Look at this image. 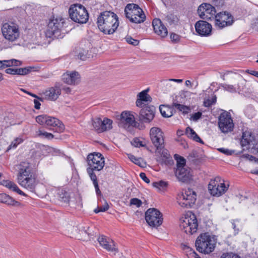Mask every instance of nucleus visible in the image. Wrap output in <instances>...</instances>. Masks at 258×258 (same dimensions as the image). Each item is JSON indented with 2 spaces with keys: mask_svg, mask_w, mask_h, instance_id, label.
Instances as JSON below:
<instances>
[{
  "mask_svg": "<svg viewBox=\"0 0 258 258\" xmlns=\"http://www.w3.org/2000/svg\"><path fill=\"white\" fill-rule=\"evenodd\" d=\"M175 158L177 162V168H184L186 163L185 159L183 157L176 154L175 155Z\"/></svg>",
  "mask_w": 258,
  "mask_h": 258,
  "instance_id": "nucleus-41",
  "label": "nucleus"
},
{
  "mask_svg": "<svg viewBox=\"0 0 258 258\" xmlns=\"http://www.w3.org/2000/svg\"><path fill=\"white\" fill-rule=\"evenodd\" d=\"M33 174L31 172V169H18V173L17 175V181L20 180H22V179L29 176L30 175H32Z\"/></svg>",
  "mask_w": 258,
  "mask_h": 258,
  "instance_id": "nucleus-38",
  "label": "nucleus"
},
{
  "mask_svg": "<svg viewBox=\"0 0 258 258\" xmlns=\"http://www.w3.org/2000/svg\"><path fill=\"white\" fill-rule=\"evenodd\" d=\"M55 194V196L62 203L67 204L69 203L70 199L69 194L63 188L56 189Z\"/></svg>",
  "mask_w": 258,
  "mask_h": 258,
  "instance_id": "nucleus-28",
  "label": "nucleus"
},
{
  "mask_svg": "<svg viewBox=\"0 0 258 258\" xmlns=\"http://www.w3.org/2000/svg\"><path fill=\"white\" fill-rule=\"evenodd\" d=\"M145 220L152 227H158L163 222L162 215L157 209L150 208L145 213Z\"/></svg>",
  "mask_w": 258,
  "mask_h": 258,
  "instance_id": "nucleus-8",
  "label": "nucleus"
},
{
  "mask_svg": "<svg viewBox=\"0 0 258 258\" xmlns=\"http://www.w3.org/2000/svg\"><path fill=\"white\" fill-rule=\"evenodd\" d=\"M108 208L109 205L108 203L106 202H105V204L103 206H101L100 207H97V208L95 209L94 210V212L96 213H98L100 212H105L107 211L108 209Z\"/></svg>",
  "mask_w": 258,
  "mask_h": 258,
  "instance_id": "nucleus-49",
  "label": "nucleus"
},
{
  "mask_svg": "<svg viewBox=\"0 0 258 258\" xmlns=\"http://www.w3.org/2000/svg\"><path fill=\"white\" fill-rule=\"evenodd\" d=\"M34 104H35V106H34L35 108L36 109H40L41 103L39 102V101L37 100V99H34Z\"/></svg>",
  "mask_w": 258,
  "mask_h": 258,
  "instance_id": "nucleus-64",
  "label": "nucleus"
},
{
  "mask_svg": "<svg viewBox=\"0 0 258 258\" xmlns=\"http://www.w3.org/2000/svg\"><path fill=\"white\" fill-rule=\"evenodd\" d=\"M78 234L79 238L83 240H88L94 236V234L90 232L89 227H85L83 226L79 227Z\"/></svg>",
  "mask_w": 258,
  "mask_h": 258,
  "instance_id": "nucleus-31",
  "label": "nucleus"
},
{
  "mask_svg": "<svg viewBox=\"0 0 258 258\" xmlns=\"http://www.w3.org/2000/svg\"><path fill=\"white\" fill-rule=\"evenodd\" d=\"M21 64V61L15 59L0 60V70L12 66H20Z\"/></svg>",
  "mask_w": 258,
  "mask_h": 258,
  "instance_id": "nucleus-33",
  "label": "nucleus"
},
{
  "mask_svg": "<svg viewBox=\"0 0 258 258\" xmlns=\"http://www.w3.org/2000/svg\"><path fill=\"white\" fill-rule=\"evenodd\" d=\"M124 13L126 18L131 22L141 23L146 20V16L142 9L135 4H128L124 9Z\"/></svg>",
  "mask_w": 258,
  "mask_h": 258,
  "instance_id": "nucleus-3",
  "label": "nucleus"
},
{
  "mask_svg": "<svg viewBox=\"0 0 258 258\" xmlns=\"http://www.w3.org/2000/svg\"><path fill=\"white\" fill-rule=\"evenodd\" d=\"M112 121L105 118L102 120L100 118H96L93 120V126L98 133H102L112 128Z\"/></svg>",
  "mask_w": 258,
  "mask_h": 258,
  "instance_id": "nucleus-18",
  "label": "nucleus"
},
{
  "mask_svg": "<svg viewBox=\"0 0 258 258\" xmlns=\"http://www.w3.org/2000/svg\"><path fill=\"white\" fill-rule=\"evenodd\" d=\"M185 249L187 250V255L188 258H201L195 251L189 246H185Z\"/></svg>",
  "mask_w": 258,
  "mask_h": 258,
  "instance_id": "nucleus-43",
  "label": "nucleus"
},
{
  "mask_svg": "<svg viewBox=\"0 0 258 258\" xmlns=\"http://www.w3.org/2000/svg\"><path fill=\"white\" fill-rule=\"evenodd\" d=\"M231 82L234 85L221 84L220 87L222 88L225 91L231 93H235L243 90L246 81L241 76L234 74L231 76Z\"/></svg>",
  "mask_w": 258,
  "mask_h": 258,
  "instance_id": "nucleus-5",
  "label": "nucleus"
},
{
  "mask_svg": "<svg viewBox=\"0 0 258 258\" xmlns=\"http://www.w3.org/2000/svg\"><path fill=\"white\" fill-rule=\"evenodd\" d=\"M253 140V137L251 136V133L248 131L243 133L242 138L240 141L241 145L242 147H246Z\"/></svg>",
  "mask_w": 258,
  "mask_h": 258,
  "instance_id": "nucleus-34",
  "label": "nucleus"
},
{
  "mask_svg": "<svg viewBox=\"0 0 258 258\" xmlns=\"http://www.w3.org/2000/svg\"><path fill=\"white\" fill-rule=\"evenodd\" d=\"M152 25L156 34L163 38L167 35V29L160 19H154L152 22Z\"/></svg>",
  "mask_w": 258,
  "mask_h": 258,
  "instance_id": "nucleus-26",
  "label": "nucleus"
},
{
  "mask_svg": "<svg viewBox=\"0 0 258 258\" xmlns=\"http://www.w3.org/2000/svg\"><path fill=\"white\" fill-rule=\"evenodd\" d=\"M215 244L214 237H211L208 233L201 234L197 238L195 243L197 250L205 253L212 252L215 248Z\"/></svg>",
  "mask_w": 258,
  "mask_h": 258,
  "instance_id": "nucleus-2",
  "label": "nucleus"
},
{
  "mask_svg": "<svg viewBox=\"0 0 258 258\" xmlns=\"http://www.w3.org/2000/svg\"><path fill=\"white\" fill-rule=\"evenodd\" d=\"M18 182L21 186L24 187L29 191L32 192L35 191L37 182L34 175L32 174L25 177L22 180L18 181Z\"/></svg>",
  "mask_w": 258,
  "mask_h": 258,
  "instance_id": "nucleus-24",
  "label": "nucleus"
},
{
  "mask_svg": "<svg viewBox=\"0 0 258 258\" xmlns=\"http://www.w3.org/2000/svg\"><path fill=\"white\" fill-rule=\"evenodd\" d=\"M195 26L196 32L201 36H208L211 33L212 25L206 21H198Z\"/></svg>",
  "mask_w": 258,
  "mask_h": 258,
  "instance_id": "nucleus-20",
  "label": "nucleus"
},
{
  "mask_svg": "<svg viewBox=\"0 0 258 258\" xmlns=\"http://www.w3.org/2000/svg\"><path fill=\"white\" fill-rule=\"evenodd\" d=\"M0 202L8 206H20L21 204L6 194H0Z\"/></svg>",
  "mask_w": 258,
  "mask_h": 258,
  "instance_id": "nucleus-27",
  "label": "nucleus"
},
{
  "mask_svg": "<svg viewBox=\"0 0 258 258\" xmlns=\"http://www.w3.org/2000/svg\"><path fill=\"white\" fill-rule=\"evenodd\" d=\"M159 109L162 115L165 117H169L173 114V107H170L168 105H160Z\"/></svg>",
  "mask_w": 258,
  "mask_h": 258,
  "instance_id": "nucleus-35",
  "label": "nucleus"
},
{
  "mask_svg": "<svg viewBox=\"0 0 258 258\" xmlns=\"http://www.w3.org/2000/svg\"><path fill=\"white\" fill-rule=\"evenodd\" d=\"M197 11L200 17L203 20H214L216 16L215 8L209 4H202L199 7Z\"/></svg>",
  "mask_w": 258,
  "mask_h": 258,
  "instance_id": "nucleus-15",
  "label": "nucleus"
},
{
  "mask_svg": "<svg viewBox=\"0 0 258 258\" xmlns=\"http://www.w3.org/2000/svg\"><path fill=\"white\" fill-rule=\"evenodd\" d=\"M251 27L253 30L258 31V18L253 21L251 24Z\"/></svg>",
  "mask_w": 258,
  "mask_h": 258,
  "instance_id": "nucleus-60",
  "label": "nucleus"
},
{
  "mask_svg": "<svg viewBox=\"0 0 258 258\" xmlns=\"http://www.w3.org/2000/svg\"><path fill=\"white\" fill-rule=\"evenodd\" d=\"M128 157L130 160L135 164L139 165L141 167H145L146 166V163L141 158H137L134 155L132 154H128Z\"/></svg>",
  "mask_w": 258,
  "mask_h": 258,
  "instance_id": "nucleus-37",
  "label": "nucleus"
},
{
  "mask_svg": "<svg viewBox=\"0 0 258 258\" xmlns=\"http://www.w3.org/2000/svg\"><path fill=\"white\" fill-rule=\"evenodd\" d=\"M18 169H30V164L28 162H23L21 163L18 166Z\"/></svg>",
  "mask_w": 258,
  "mask_h": 258,
  "instance_id": "nucleus-55",
  "label": "nucleus"
},
{
  "mask_svg": "<svg viewBox=\"0 0 258 258\" xmlns=\"http://www.w3.org/2000/svg\"><path fill=\"white\" fill-rule=\"evenodd\" d=\"M137 122L135 121L134 116L128 111H123L120 117L119 125L123 128H128L130 126L135 127Z\"/></svg>",
  "mask_w": 258,
  "mask_h": 258,
  "instance_id": "nucleus-19",
  "label": "nucleus"
},
{
  "mask_svg": "<svg viewBox=\"0 0 258 258\" xmlns=\"http://www.w3.org/2000/svg\"><path fill=\"white\" fill-rule=\"evenodd\" d=\"M216 102V97L214 96L211 99H208L204 101V104L206 107H210L215 104Z\"/></svg>",
  "mask_w": 258,
  "mask_h": 258,
  "instance_id": "nucleus-47",
  "label": "nucleus"
},
{
  "mask_svg": "<svg viewBox=\"0 0 258 258\" xmlns=\"http://www.w3.org/2000/svg\"><path fill=\"white\" fill-rule=\"evenodd\" d=\"M45 99L50 101L56 100L61 94V89L59 84H56L54 87L47 88L43 92Z\"/></svg>",
  "mask_w": 258,
  "mask_h": 258,
  "instance_id": "nucleus-21",
  "label": "nucleus"
},
{
  "mask_svg": "<svg viewBox=\"0 0 258 258\" xmlns=\"http://www.w3.org/2000/svg\"><path fill=\"white\" fill-rule=\"evenodd\" d=\"M118 16L111 11H104L97 18V24L100 31L104 34H113L119 26Z\"/></svg>",
  "mask_w": 258,
  "mask_h": 258,
  "instance_id": "nucleus-1",
  "label": "nucleus"
},
{
  "mask_svg": "<svg viewBox=\"0 0 258 258\" xmlns=\"http://www.w3.org/2000/svg\"><path fill=\"white\" fill-rule=\"evenodd\" d=\"M185 134L188 138L192 139L193 140L197 142H200L203 144V142L202 141V140L197 134V133L194 131V130L192 129L191 127H186Z\"/></svg>",
  "mask_w": 258,
  "mask_h": 258,
  "instance_id": "nucleus-36",
  "label": "nucleus"
},
{
  "mask_svg": "<svg viewBox=\"0 0 258 258\" xmlns=\"http://www.w3.org/2000/svg\"><path fill=\"white\" fill-rule=\"evenodd\" d=\"M148 91V89L142 91L138 94L137 97L141 99L142 101L146 102H151L152 98L149 95L147 94Z\"/></svg>",
  "mask_w": 258,
  "mask_h": 258,
  "instance_id": "nucleus-39",
  "label": "nucleus"
},
{
  "mask_svg": "<svg viewBox=\"0 0 258 258\" xmlns=\"http://www.w3.org/2000/svg\"><path fill=\"white\" fill-rule=\"evenodd\" d=\"M153 186L159 190H163L168 185V183L164 181H160L158 182H154L153 183Z\"/></svg>",
  "mask_w": 258,
  "mask_h": 258,
  "instance_id": "nucleus-44",
  "label": "nucleus"
},
{
  "mask_svg": "<svg viewBox=\"0 0 258 258\" xmlns=\"http://www.w3.org/2000/svg\"><path fill=\"white\" fill-rule=\"evenodd\" d=\"M157 161L161 164L168 165L171 164L173 162L172 157L168 153L167 150H163L160 156L159 157Z\"/></svg>",
  "mask_w": 258,
  "mask_h": 258,
  "instance_id": "nucleus-32",
  "label": "nucleus"
},
{
  "mask_svg": "<svg viewBox=\"0 0 258 258\" xmlns=\"http://www.w3.org/2000/svg\"><path fill=\"white\" fill-rule=\"evenodd\" d=\"M33 68L31 67L25 68L17 69V75H25L30 73Z\"/></svg>",
  "mask_w": 258,
  "mask_h": 258,
  "instance_id": "nucleus-46",
  "label": "nucleus"
},
{
  "mask_svg": "<svg viewBox=\"0 0 258 258\" xmlns=\"http://www.w3.org/2000/svg\"><path fill=\"white\" fill-rule=\"evenodd\" d=\"M218 126L223 133H228L233 131L234 123L231 115L227 111L221 113L218 118Z\"/></svg>",
  "mask_w": 258,
  "mask_h": 258,
  "instance_id": "nucleus-11",
  "label": "nucleus"
},
{
  "mask_svg": "<svg viewBox=\"0 0 258 258\" xmlns=\"http://www.w3.org/2000/svg\"><path fill=\"white\" fill-rule=\"evenodd\" d=\"M126 41L134 46H137L139 44V41L138 40L135 39L131 36H127L125 37Z\"/></svg>",
  "mask_w": 258,
  "mask_h": 258,
  "instance_id": "nucleus-52",
  "label": "nucleus"
},
{
  "mask_svg": "<svg viewBox=\"0 0 258 258\" xmlns=\"http://www.w3.org/2000/svg\"><path fill=\"white\" fill-rule=\"evenodd\" d=\"M46 126L55 127L56 132H61L64 130L63 124L58 119L49 116Z\"/></svg>",
  "mask_w": 258,
  "mask_h": 258,
  "instance_id": "nucleus-29",
  "label": "nucleus"
},
{
  "mask_svg": "<svg viewBox=\"0 0 258 258\" xmlns=\"http://www.w3.org/2000/svg\"><path fill=\"white\" fill-rule=\"evenodd\" d=\"M214 21L216 27L222 29L231 25L234 22V20L230 13L225 11L217 14L215 17Z\"/></svg>",
  "mask_w": 258,
  "mask_h": 258,
  "instance_id": "nucleus-14",
  "label": "nucleus"
},
{
  "mask_svg": "<svg viewBox=\"0 0 258 258\" xmlns=\"http://www.w3.org/2000/svg\"><path fill=\"white\" fill-rule=\"evenodd\" d=\"M63 23V19L60 17L50 19L47 24L46 35L49 37H58Z\"/></svg>",
  "mask_w": 258,
  "mask_h": 258,
  "instance_id": "nucleus-12",
  "label": "nucleus"
},
{
  "mask_svg": "<svg viewBox=\"0 0 258 258\" xmlns=\"http://www.w3.org/2000/svg\"><path fill=\"white\" fill-rule=\"evenodd\" d=\"M218 150L226 155H231L232 154L234 153V150H231L224 148H219L218 149Z\"/></svg>",
  "mask_w": 258,
  "mask_h": 258,
  "instance_id": "nucleus-54",
  "label": "nucleus"
},
{
  "mask_svg": "<svg viewBox=\"0 0 258 258\" xmlns=\"http://www.w3.org/2000/svg\"><path fill=\"white\" fill-rule=\"evenodd\" d=\"M63 82L69 85H75L78 84L80 81V76L76 71H67L62 76Z\"/></svg>",
  "mask_w": 258,
  "mask_h": 258,
  "instance_id": "nucleus-23",
  "label": "nucleus"
},
{
  "mask_svg": "<svg viewBox=\"0 0 258 258\" xmlns=\"http://www.w3.org/2000/svg\"><path fill=\"white\" fill-rule=\"evenodd\" d=\"M70 18L74 22L80 24L86 23L89 19L87 11L80 5L72 6L69 10Z\"/></svg>",
  "mask_w": 258,
  "mask_h": 258,
  "instance_id": "nucleus-4",
  "label": "nucleus"
},
{
  "mask_svg": "<svg viewBox=\"0 0 258 258\" xmlns=\"http://www.w3.org/2000/svg\"><path fill=\"white\" fill-rule=\"evenodd\" d=\"M94 169L87 168V172L93 182L94 185L98 183L96 174L94 173Z\"/></svg>",
  "mask_w": 258,
  "mask_h": 258,
  "instance_id": "nucleus-45",
  "label": "nucleus"
},
{
  "mask_svg": "<svg viewBox=\"0 0 258 258\" xmlns=\"http://www.w3.org/2000/svg\"><path fill=\"white\" fill-rule=\"evenodd\" d=\"M67 230L70 234H73L77 231V227L74 226L69 225L67 227Z\"/></svg>",
  "mask_w": 258,
  "mask_h": 258,
  "instance_id": "nucleus-61",
  "label": "nucleus"
},
{
  "mask_svg": "<svg viewBox=\"0 0 258 258\" xmlns=\"http://www.w3.org/2000/svg\"><path fill=\"white\" fill-rule=\"evenodd\" d=\"M6 73L11 75H17V69L9 68L6 70Z\"/></svg>",
  "mask_w": 258,
  "mask_h": 258,
  "instance_id": "nucleus-58",
  "label": "nucleus"
},
{
  "mask_svg": "<svg viewBox=\"0 0 258 258\" xmlns=\"http://www.w3.org/2000/svg\"><path fill=\"white\" fill-rule=\"evenodd\" d=\"M39 135L44 136L46 138L48 139H51L53 138V135L51 133H48L47 132H42L41 131H39Z\"/></svg>",
  "mask_w": 258,
  "mask_h": 258,
  "instance_id": "nucleus-57",
  "label": "nucleus"
},
{
  "mask_svg": "<svg viewBox=\"0 0 258 258\" xmlns=\"http://www.w3.org/2000/svg\"><path fill=\"white\" fill-rule=\"evenodd\" d=\"M175 175L178 180L184 183H187L192 179V175L190 170L184 168H176Z\"/></svg>",
  "mask_w": 258,
  "mask_h": 258,
  "instance_id": "nucleus-25",
  "label": "nucleus"
},
{
  "mask_svg": "<svg viewBox=\"0 0 258 258\" xmlns=\"http://www.w3.org/2000/svg\"><path fill=\"white\" fill-rule=\"evenodd\" d=\"M100 245L108 251L112 252L115 254L118 252L114 242L112 239H109L104 235H101L97 239Z\"/></svg>",
  "mask_w": 258,
  "mask_h": 258,
  "instance_id": "nucleus-22",
  "label": "nucleus"
},
{
  "mask_svg": "<svg viewBox=\"0 0 258 258\" xmlns=\"http://www.w3.org/2000/svg\"><path fill=\"white\" fill-rule=\"evenodd\" d=\"M181 37L177 34L172 33L170 35L171 41L174 43H177L180 41Z\"/></svg>",
  "mask_w": 258,
  "mask_h": 258,
  "instance_id": "nucleus-51",
  "label": "nucleus"
},
{
  "mask_svg": "<svg viewBox=\"0 0 258 258\" xmlns=\"http://www.w3.org/2000/svg\"><path fill=\"white\" fill-rule=\"evenodd\" d=\"M2 32L5 38L9 41H15L20 36L18 26L13 23H4L2 27Z\"/></svg>",
  "mask_w": 258,
  "mask_h": 258,
  "instance_id": "nucleus-7",
  "label": "nucleus"
},
{
  "mask_svg": "<svg viewBox=\"0 0 258 258\" xmlns=\"http://www.w3.org/2000/svg\"><path fill=\"white\" fill-rule=\"evenodd\" d=\"M131 143L135 147H144L145 146L138 138L134 139Z\"/></svg>",
  "mask_w": 258,
  "mask_h": 258,
  "instance_id": "nucleus-53",
  "label": "nucleus"
},
{
  "mask_svg": "<svg viewBox=\"0 0 258 258\" xmlns=\"http://www.w3.org/2000/svg\"><path fill=\"white\" fill-rule=\"evenodd\" d=\"M202 115V113L201 112H196L191 115L190 119L194 120V121H197L201 117Z\"/></svg>",
  "mask_w": 258,
  "mask_h": 258,
  "instance_id": "nucleus-56",
  "label": "nucleus"
},
{
  "mask_svg": "<svg viewBox=\"0 0 258 258\" xmlns=\"http://www.w3.org/2000/svg\"><path fill=\"white\" fill-rule=\"evenodd\" d=\"M22 142V140L21 139H17L12 143V144L10 145V147L15 148L18 144H19Z\"/></svg>",
  "mask_w": 258,
  "mask_h": 258,
  "instance_id": "nucleus-59",
  "label": "nucleus"
},
{
  "mask_svg": "<svg viewBox=\"0 0 258 258\" xmlns=\"http://www.w3.org/2000/svg\"><path fill=\"white\" fill-rule=\"evenodd\" d=\"M150 136L152 144L157 150L162 149L164 147L163 133L157 127H153L150 131Z\"/></svg>",
  "mask_w": 258,
  "mask_h": 258,
  "instance_id": "nucleus-16",
  "label": "nucleus"
},
{
  "mask_svg": "<svg viewBox=\"0 0 258 258\" xmlns=\"http://www.w3.org/2000/svg\"><path fill=\"white\" fill-rule=\"evenodd\" d=\"M48 116V115L45 114L40 115L36 117V120L40 124L46 125Z\"/></svg>",
  "mask_w": 258,
  "mask_h": 258,
  "instance_id": "nucleus-42",
  "label": "nucleus"
},
{
  "mask_svg": "<svg viewBox=\"0 0 258 258\" xmlns=\"http://www.w3.org/2000/svg\"><path fill=\"white\" fill-rule=\"evenodd\" d=\"M196 199V192L188 188L178 195V203L182 207L189 208L195 203Z\"/></svg>",
  "mask_w": 258,
  "mask_h": 258,
  "instance_id": "nucleus-9",
  "label": "nucleus"
},
{
  "mask_svg": "<svg viewBox=\"0 0 258 258\" xmlns=\"http://www.w3.org/2000/svg\"><path fill=\"white\" fill-rule=\"evenodd\" d=\"M142 202L141 200L138 198H133L130 200L131 205H135L137 207L139 208L141 206Z\"/></svg>",
  "mask_w": 258,
  "mask_h": 258,
  "instance_id": "nucleus-50",
  "label": "nucleus"
},
{
  "mask_svg": "<svg viewBox=\"0 0 258 258\" xmlns=\"http://www.w3.org/2000/svg\"><path fill=\"white\" fill-rule=\"evenodd\" d=\"M220 258H240V257L232 252H225L221 255Z\"/></svg>",
  "mask_w": 258,
  "mask_h": 258,
  "instance_id": "nucleus-48",
  "label": "nucleus"
},
{
  "mask_svg": "<svg viewBox=\"0 0 258 258\" xmlns=\"http://www.w3.org/2000/svg\"><path fill=\"white\" fill-rule=\"evenodd\" d=\"M140 177L146 183H150V179L146 176L145 173L142 172L140 174Z\"/></svg>",
  "mask_w": 258,
  "mask_h": 258,
  "instance_id": "nucleus-62",
  "label": "nucleus"
},
{
  "mask_svg": "<svg viewBox=\"0 0 258 258\" xmlns=\"http://www.w3.org/2000/svg\"><path fill=\"white\" fill-rule=\"evenodd\" d=\"M172 107L176 108L179 111L182 112V113L184 114L188 113L189 110H190L188 106L182 105L176 102H173L172 103Z\"/></svg>",
  "mask_w": 258,
  "mask_h": 258,
  "instance_id": "nucleus-40",
  "label": "nucleus"
},
{
  "mask_svg": "<svg viewBox=\"0 0 258 258\" xmlns=\"http://www.w3.org/2000/svg\"><path fill=\"white\" fill-rule=\"evenodd\" d=\"M155 107L154 106H146L140 111L139 116V120L142 122L149 123L154 118L155 113Z\"/></svg>",
  "mask_w": 258,
  "mask_h": 258,
  "instance_id": "nucleus-17",
  "label": "nucleus"
},
{
  "mask_svg": "<svg viewBox=\"0 0 258 258\" xmlns=\"http://www.w3.org/2000/svg\"><path fill=\"white\" fill-rule=\"evenodd\" d=\"M88 168H91L97 171H100L104 166V158L99 153H91L88 155Z\"/></svg>",
  "mask_w": 258,
  "mask_h": 258,
  "instance_id": "nucleus-13",
  "label": "nucleus"
},
{
  "mask_svg": "<svg viewBox=\"0 0 258 258\" xmlns=\"http://www.w3.org/2000/svg\"><path fill=\"white\" fill-rule=\"evenodd\" d=\"M228 186H226L224 182H221V178L218 176L210 181L208 189L212 196L219 197L227 191Z\"/></svg>",
  "mask_w": 258,
  "mask_h": 258,
  "instance_id": "nucleus-10",
  "label": "nucleus"
},
{
  "mask_svg": "<svg viewBox=\"0 0 258 258\" xmlns=\"http://www.w3.org/2000/svg\"><path fill=\"white\" fill-rule=\"evenodd\" d=\"M197 220L195 215L189 217H182L180 219L179 227L187 234H192L197 232L198 229Z\"/></svg>",
  "mask_w": 258,
  "mask_h": 258,
  "instance_id": "nucleus-6",
  "label": "nucleus"
},
{
  "mask_svg": "<svg viewBox=\"0 0 258 258\" xmlns=\"http://www.w3.org/2000/svg\"><path fill=\"white\" fill-rule=\"evenodd\" d=\"M2 184L8 188L9 189L16 192L20 195L27 196L26 194L22 191L16 183L11 181L8 180H4L2 182Z\"/></svg>",
  "mask_w": 258,
  "mask_h": 258,
  "instance_id": "nucleus-30",
  "label": "nucleus"
},
{
  "mask_svg": "<svg viewBox=\"0 0 258 258\" xmlns=\"http://www.w3.org/2000/svg\"><path fill=\"white\" fill-rule=\"evenodd\" d=\"M246 73L258 78V71L247 70Z\"/></svg>",
  "mask_w": 258,
  "mask_h": 258,
  "instance_id": "nucleus-63",
  "label": "nucleus"
}]
</instances>
